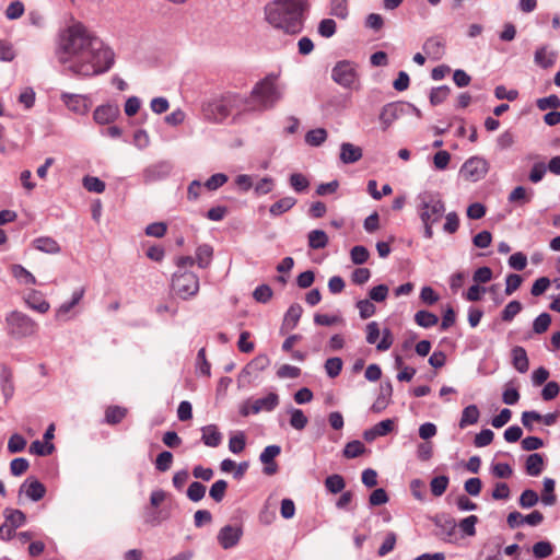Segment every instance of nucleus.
Listing matches in <instances>:
<instances>
[{"label":"nucleus","mask_w":560,"mask_h":560,"mask_svg":"<svg viewBox=\"0 0 560 560\" xmlns=\"http://www.w3.org/2000/svg\"><path fill=\"white\" fill-rule=\"evenodd\" d=\"M56 56L74 75L93 77L108 71L115 62L114 51L81 22L58 35Z\"/></svg>","instance_id":"nucleus-1"},{"label":"nucleus","mask_w":560,"mask_h":560,"mask_svg":"<svg viewBox=\"0 0 560 560\" xmlns=\"http://www.w3.org/2000/svg\"><path fill=\"white\" fill-rule=\"evenodd\" d=\"M307 7V0H272L265 7L266 20L285 34L296 35L303 30V15Z\"/></svg>","instance_id":"nucleus-2"},{"label":"nucleus","mask_w":560,"mask_h":560,"mask_svg":"<svg viewBox=\"0 0 560 560\" xmlns=\"http://www.w3.org/2000/svg\"><path fill=\"white\" fill-rule=\"evenodd\" d=\"M418 213L424 225V236H433V224L438 223L445 212V205L438 194L423 192L419 195Z\"/></svg>","instance_id":"nucleus-3"},{"label":"nucleus","mask_w":560,"mask_h":560,"mask_svg":"<svg viewBox=\"0 0 560 560\" xmlns=\"http://www.w3.org/2000/svg\"><path fill=\"white\" fill-rule=\"evenodd\" d=\"M246 103V98L237 93H224L203 106L206 117L213 121H222L234 110H240Z\"/></svg>","instance_id":"nucleus-4"},{"label":"nucleus","mask_w":560,"mask_h":560,"mask_svg":"<svg viewBox=\"0 0 560 560\" xmlns=\"http://www.w3.org/2000/svg\"><path fill=\"white\" fill-rule=\"evenodd\" d=\"M250 97L259 108H272L282 97L278 85V74L270 73L258 81L252 90Z\"/></svg>","instance_id":"nucleus-5"},{"label":"nucleus","mask_w":560,"mask_h":560,"mask_svg":"<svg viewBox=\"0 0 560 560\" xmlns=\"http://www.w3.org/2000/svg\"><path fill=\"white\" fill-rule=\"evenodd\" d=\"M5 326L8 335L13 338L32 337L38 331V324L20 311H12L7 314Z\"/></svg>","instance_id":"nucleus-6"},{"label":"nucleus","mask_w":560,"mask_h":560,"mask_svg":"<svg viewBox=\"0 0 560 560\" xmlns=\"http://www.w3.org/2000/svg\"><path fill=\"white\" fill-rule=\"evenodd\" d=\"M199 278L189 270H177L172 277L171 288L183 300L195 296L199 291Z\"/></svg>","instance_id":"nucleus-7"},{"label":"nucleus","mask_w":560,"mask_h":560,"mask_svg":"<svg viewBox=\"0 0 560 560\" xmlns=\"http://www.w3.org/2000/svg\"><path fill=\"white\" fill-rule=\"evenodd\" d=\"M489 172V163L481 156L469 158L460 167L459 175L466 180L476 183L485 178Z\"/></svg>","instance_id":"nucleus-8"},{"label":"nucleus","mask_w":560,"mask_h":560,"mask_svg":"<svg viewBox=\"0 0 560 560\" xmlns=\"http://www.w3.org/2000/svg\"><path fill=\"white\" fill-rule=\"evenodd\" d=\"M331 75L335 82L345 88L352 86L358 79L355 68L349 61L338 62L334 67Z\"/></svg>","instance_id":"nucleus-9"},{"label":"nucleus","mask_w":560,"mask_h":560,"mask_svg":"<svg viewBox=\"0 0 560 560\" xmlns=\"http://www.w3.org/2000/svg\"><path fill=\"white\" fill-rule=\"evenodd\" d=\"M243 536V528L238 525H225L218 533V541L223 549L235 547Z\"/></svg>","instance_id":"nucleus-10"},{"label":"nucleus","mask_w":560,"mask_h":560,"mask_svg":"<svg viewBox=\"0 0 560 560\" xmlns=\"http://www.w3.org/2000/svg\"><path fill=\"white\" fill-rule=\"evenodd\" d=\"M402 114L404 104L401 103H388L383 106L378 116L382 129L387 130Z\"/></svg>","instance_id":"nucleus-11"},{"label":"nucleus","mask_w":560,"mask_h":560,"mask_svg":"<svg viewBox=\"0 0 560 560\" xmlns=\"http://www.w3.org/2000/svg\"><path fill=\"white\" fill-rule=\"evenodd\" d=\"M544 521V515L539 511H533L530 514L523 516L520 512L514 511L508 515L506 522L511 528L518 527L523 524L537 526Z\"/></svg>","instance_id":"nucleus-12"},{"label":"nucleus","mask_w":560,"mask_h":560,"mask_svg":"<svg viewBox=\"0 0 560 560\" xmlns=\"http://www.w3.org/2000/svg\"><path fill=\"white\" fill-rule=\"evenodd\" d=\"M23 300L30 308L40 314L47 313L50 308V304L45 300L44 294L37 290H31Z\"/></svg>","instance_id":"nucleus-13"},{"label":"nucleus","mask_w":560,"mask_h":560,"mask_svg":"<svg viewBox=\"0 0 560 560\" xmlns=\"http://www.w3.org/2000/svg\"><path fill=\"white\" fill-rule=\"evenodd\" d=\"M119 115V108L116 105H101L94 110V120L100 125H107L113 122Z\"/></svg>","instance_id":"nucleus-14"},{"label":"nucleus","mask_w":560,"mask_h":560,"mask_svg":"<svg viewBox=\"0 0 560 560\" xmlns=\"http://www.w3.org/2000/svg\"><path fill=\"white\" fill-rule=\"evenodd\" d=\"M21 492H24L33 501H39L44 498L46 488L37 479L27 478L21 487Z\"/></svg>","instance_id":"nucleus-15"},{"label":"nucleus","mask_w":560,"mask_h":560,"mask_svg":"<svg viewBox=\"0 0 560 560\" xmlns=\"http://www.w3.org/2000/svg\"><path fill=\"white\" fill-rule=\"evenodd\" d=\"M279 404V397L276 393H269L262 398L256 399L250 406L252 413H258L260 411H271Z\"/></svg>","instance_id":"nucleus-16"},{"label":"nucleus","mask_w":560,"mask_h":560,"mask_svg":"<svg viewBox=\"0 0 560 560\" xmlns=\"http://www.w3.org/2000/svg\"><path fill=\"white\" fill-rule=\"evenodd\" d=\"M303 313V308L300 304H292L284 314L282 322V330H292L296 327L301 316Z\"/></svg>","instance_id":"nucleus-17"},{"label":"nucleus","mask_w":560,"mask_h":560,"mask_svg":"<svg viewBox=\"0 0 560 560\" xmlns=\"http://www.w3.org/2000/svg\"><path fill=\"white\" fill-rule=\"evenodd\" d=\"M362 158V149L350 142H343L340 147V160L345 164L355 163Z\"/></svg>","instance_id":"nucleus-18"},{"label":"nucleus","mask_w":560,"mask_h":560,"mask_svg":"<svg viewBox=\"0 0 560 560\" xmlns=\"http://www.w3.org/2000/svg\"><path fill=\"white\" fill-rule=\"evenodd\" d=\"M202 442L210 447H217L222 441V434L220 433L215 424H209L201 428Z\"/></svg>","instance_id":"nucleus-19"},{"label":"nucleus","mask_w":560,"mask_h":560,"mask_svg":"<svg viewBox=\"0 0 560 560\" xmlns=\"http://www.w3.org/2000/svg\"><path fill=\"white\" fill-rule=\"evenodd\" d=\"M33 245L36 249L46 254H58L61 250L58 242L49 236H42L34 240Z\"/></svg>","instance_id":"nucleus-20"},{"label":"nucleus","mask_w":560,"mask_h":560,"mask_svg":"<svg viewBox=\"0 0 560 560\" xmlns=\"http://www.w3.org/2000/svg\"><path fill=\"white\" fill-rule=\"evenodd\" d=\"M61 98L70 110L79 114H84L86 112L85 98L83 96L77 94H62Z\"/></svg>","instance_id":"nucleus-21"},{"label":"nucleus","mask_w":560,"mask_h":560,"mask_svg":"<svg viewBox=\"0 0 560 560\" xmlns=\"http://www.w3.org/2000/svg\"><path fill=\"white\" fill-rule=\"evenodd\" d=\"M213 258V248L208 244H203L196 249V262L199 268H208Z\"/></svg>","instance_id":"nucleus-22"},{"label":"nucleus","mask_w":560,"mask_h":560,"mask_svg":"<svg viewBox=\"0 0 560 560\" xmlns=\"http://www.w3.org/2000/svg\"><path fill=\"white\" fill-rule=\"evenodd\" d=\"M512 358L514 368L521 372L525 373L528 371L529 362L527 358V353L523 347H514L512 349Z\"/></svg>","instance_id":"nucleus-23"},{"label":"nucleus","mask_w":560,"mask_h":560,"mask_svg":"<svg viewBox=\"0 0 560 560\" xmlns=\"http://www.w3.org/2000/svg\"><path fill=\"white\" fill-rule=\"evenodd\" d=\"M555 59L556 55L551 51H548L546 46L539 47L534 55L535 63L544 69L553 66Z\"/></svg>","instance_id":"nucleus-24"},{"label":"nucleus","mask_w":560,"mask_h":560,"mask_svg":"<svg viewBox=\"0 0 560 560\" xmlns=\"http://www.w3.org/2000/svg\"><path fill=\"white\" fill-rule=\"evenodd\" d=\"M479 416L480 412L476 405H469L465 407L462 412V418L459 420V427L464 429L467 425L476 424L479 420Z\"/></svg>","instance_id":"nucleus-25"},{"label":"nucleus","mask_w":560,"mask_h":560,"mask_svg":"<svg viewBox=\"0 0 560 560\" xmlns=\"http://www.w3.org/2000/svg\"><path fill=\"white\" fill-rule=\"evenodd\" d=\"M544 469V458L541 454H530L526 459V472L529 476H538Z\"/></svg>","instance_id":"nucleus-26"},{"label":"nucleus","mask_w":560,"mask_h":560,"mask_svg":"<svg viewBox=\"0 0 560 560\" xmlns=\"http://www.w3.org/2000/svg\"><path fill=\"white\" fill-rule=\"evenodd\" d=\"M308 246L312 249H322L328 245V236L323 230H313L307 235Z\"/></svg>","instance_id":"nucleus-27"},{"label":"nucleus","mask_w":560,"mask_h":560,"mask_svg":"<svg viewBox=\"0 0 560 560\" xmlns=\"http://www.w3.org/2000/svg\"><path fill=\"white\" fill-rule=\"evenodd\" d=\"M423 50L428 56L440 59L444 54V44L441 39L432 37L424 43Z\"/></svg>","instance_id":"nucleus-28"},{"label":"nucleus","mask_w":560,"mask_h":560,"mask_svg":"<svg viewBox=\"0 0 560 560\" xmlns=\"http://www.w3.org/2000/svg\"><path fill=\"white\" fill-rule=\"evenodd\" d=\"M533 191L527 190L523 186L515 187L509 195V201L513 203H518L521 206L528 203L532 200Z\"/></svg>","instance_id":"nucleus-29"},{"label":"nucleus","mask_w":560,"mask_h":560,"mask_svg":"<svg viewBox=\"0 0 560 560\" xmlns=\"http://www.w3.org/2000/svg\"><path fill=\"white\" fill-rule=\"evenodd\" d=\"M296 203V199L293 197H283L273 205H271L269 212L273 217L281 215L282 213L289 211Z\"/></svg>","instance_id":"nucleus-30"},{"label":"nucleus","mask_w":560,"mask_h":560,"mask_svg":"<svg viewBox=\"0 0 560 560\" xmlns=\"http://www.w3.org/2000/svg\"><path fill=\"white\" fill-rule=\"evenodd\" d=\"M127 415V409L120 406H109L105 410V421L108 424H117L122 421Z\"/></svg>","instance_id":"nucleus-31"},{"label":"nucleus","mask_w":560,"mask_h":560,"mask_svg":"<svg viewBox=\"0 0 560 560\" xmlns=\"http://www.w3.org/2000/svg\"><path fill=\"white\" fill-rule=\"evenodd\" d=\"M326 139L327 131L324 128L312 129L305 135V142L311 147H319Z\"/></svg>","instance_id":"nucleus-32"},{"label":"nucleus","mask_w":560,"mask_h":560,"mask_svg":"<svg viewBox=\"0 0 560 560\" xmlns=\"http://www.w3.org/2000/svg\"><path fill=\"white\" fill-rule=\"evenodd\" d=\"M415 322L423 328H429L438 324L439 317L428 311H418L415 314Z\"/></svg>","instance_id":"nucleus-33"},{"label":"nucleus","mask_w":560,"mask_h":560,"mask_svg":"<svg viewBox=\"0 0 560 560\" xmlns=\"http://www.w3.org/2000/svg\"><path fill=\"white\" fill-rule=\"evenodd\" d=\"M290 413V425L294 428L295 430H303L308 420L307 417L304 415V412L301 409L292 408L289 410Z\"/></svg>","instance_id":"nucleus-34"},{"label":"nucleus","mask_w":560,"mask_h":560,"mask_svg":"<svg viewBox=\"0 0 560 560\" xmlns=\"http://www.w3.org/2000/svg\"><path fill=\"white\" fill-rule=\"evenodd\" d=\"M11 272L20 282L24 284H36V278L21 265H14Z\"/></svg>","instance_id":"nucleus-35"},{"label":"nucleus","mask_w":560,"mask_h":560,"mask_svg":"<svg viewBox=\"0 0 560 560\" xmlns=\"http://www.w3.org/2000/svg\"><path fill=\"white\" fill-rule=\"evenodd\" d=\"M325 487L331 493H339L345 489L346 482L342 476L335 474L326 478Z\"/></svg>","instance_id":"nucleus-36"},{"label":"nucleus","mask_w":560,"mask_h":560,"mask_svg":"<svg viewBox=\"0 0 560 560\" xmlns=\"http://www.w3.org/2000/svg\"><path fill=\"white\" fill-rule=\"evenodd\" d=\"M364 452H365V446L359 440H354V441L347 443L343 448V455L347 458H355V457L362 455Z\"/></svg>","instance_id":"nucleus-37"},{"label":"nucleus","mask_w":560,"mask_h":560,"mask_svg":"<svg viewBox=\"0 0 560 560\" xmlns=\"http://www.w3.org/2000/svg\"><path fill=\"white\" fill-rule=\"evenodd\" d=\"M55 450V446L50 442H42L39 440H36L32 442L30 446V453L36 454L38 456H46L50 455Z\"/></svg>","instance_id":"nucleus-38"},{"label":"nucleus","mask_w":560,"mask_h":560,"mask_svg":"<svg viewBox=\"0 0 560 560\" xmlns=\"http://www.w3.org/2000/svg\"><path fill=\"white\" fill-rule=\"evenodd\" d=\"M448 477L438 476L434 477L430 482L431 492L434 497H441L447 489Z\"/></svg>","instance_id":"nucleus-39"},{"label":"nucleus","mask_w":560,"mask_h":560,"mask_svg":"<svg viewBox=\"0 0 560 560\" xmlns=\"http://www.w3.org/2000/svg\"><path fill=\"white\" fill-rule=\"evenodd\" d=\"M555 481L551 478H545L544 480V493L541 495V502L545 505H552L556 502V495L553 494Z\"/></svg>","instance_id":"nucleus-40"},{"label":"nucleus","mask_w":560,"mask_h":560,"mask_svg":"<svg viewBox=\"0 0 560 560\" xmlns=\"http://www.w3.org/2000/svg\"><path fill=\"white\" fill-rule=\"evenodd\" d=\"M4 516L7 523L12 525L15 529L22 526L26 521L25 514L20 510H5Z\"/></svg>","instance_id":"nucleus-41"},{"label":"nucleus","mask_w":560,"mask_h":560,"mask_svg":"<svg viewBox=\"0 0 560 560\" xmlns=\"http://www.w3.org/2000/svg\"><path fill=\"white\" fill-rule=\"evenodd\" d=\"M551 324V316L548 313H541L533 323V330L535 334H544L548 330Z\"/></svg>","instance_id":"nucleus-42"},{"label":"nucleus","mask_w":560,"mask_h":560,"mask_svg":"<svg viewBox=\"0 0 560 560\" xmlns=\"http://www.w3.org/2000/svg\"><path fill=\"white\" fill-rule=\"evenodd\" d=\"M206 494V486L199 481H194L187 489V497L192 502H198L203 499Z\"/></svg>","instance_id":"nucleus-43"},{"label":"nucleus","mask_w":560,"mask_h":560,"mask_svg":"<svg viewBox=\"0 0 560 560\" xmlns=\"http://www.w3.org/2000/svg\"><path fill=\"white\" fill-rule=\"evenodd\" d=\"M522 311V304L518 301L509 302L501 313L504 322H511Z\"/></svg>","instance_id":"nucleus-44"},{"label":"nucleus","mask_w":560,"mask_h":560,"mask_svg":"<svg viewBox=\"0 0 560 560\" xmlns=\"http://www.w3.org/2000/svg\"><path fill=\"white\" fill-rule=\"evenodd\" d=\"M83 186L91 192L102 194L105 190V183L94 176H85L83 178Z\"/></svg>","instance_id":"nucleus-45"},{"label":"nucleus","mask_w":560,"mask_h":560,"mask_svg":"<svg viewBox=\"0 0 560 560\" xmlns=\"http://www.w3.org/2000/svg\"><path fill=\"white\" fill-rule=\"evenodd\" d=\"M246 445V436L244 432H237L235 435L230 438L229 441V450L234 453L238 454L244 451Z\"/></svg>","instance_id":"nucleus-46"},{"label":"nucleus","mask_w":560,"mask_h":560,"mask_svg":"<svg viewBox=\"0 0 560 560\" xmlns=\"http://www.w3.org/2000/svg\"><path fill=\"white\" fill-rule=\"evenodd\" d=\"M26 440L19 433H14L10 436L8 442V451L11 454L22 452L26 447Z\"/></svg>","instance_id":"nucleus-47"},{"label":"nucleus","mask_w":560,"mask_h":560,"mask_svg":"<svg viewBox=\"0 0 560 560\" xmlns=\"http://www.w3.org/2000/svg\"><path fill=\"white\" fill-rule=\"evenodd\" d=\"M226 488L228 482L225 480H218L211 486L209 494L215 502L219 503L223 500L226 492Z\"/></svg>","instance_id":"nucleus-48"},{"label":"nucleus","mask_w":560,"mask_h":560,"mask_svg":"<svg viewBox=\"0 0 560 560\" xmlns=\"http://www.w3.org/2000/svg\"><path fill=\"white\" fill-rule=\"evenodd\" d=\"M553 548L549 541H538L533 546V553L537 559H545L552 555Z\"/></svg>","instance_id":"nucleus-49"},{"label":"nucleus","mask_w":560,"mask_h":560,"mask_svg":"<svg viewBox=\"0 0 560 560\" xmlns=\"http://www.w3.org/2000/svg\"><path fill=\"white\" fill-rule=\"evenodd\" d=\"M173 463V454L168 451L160 453L155 459V468L159 471H167Z\"/></svg>","instance_id":"nucleus-50"},{"label":"nucleus","mask_w":560,"mask_h":560,"mask_svg":"<svg viewBox=\"0 0 560 560\" xmlns=\"http://www.w3.org/2000/svg\"><path fill=\"white\" fill-rule=\"evenodd\" d=\"M290 185L295 191L301 192L308 188L310 182L303 174L293 173L290 176Z\"/></svg>","instance_id":"nucleus-51"},{"label":"nucleus","mask_w":560,"mask_h":560,"mask_svg":"<svg viewBox=\"0 0 560 560\" xmlns=\"http://www.w3.org/2000/svg\"><path fill=\"white\" fill-rule=\"evenodd\" d=\"M350 257L353 264L362 265L369 259L370 253L364 246L358 245L351 249Z\"/></svg>","instance_id":"nucleus-52"},{"label":"nucleus","mask_w":560,"mask_h":560,"mask_svg":"<svg viewBox=\"0 0 560 560\" xmlns=\"http://www.w3.org/2000/svg\"><path fill=\"white\" fill-rule=\"evenodd\" d=\"M325 370L329 377H336L342 370V360L340 358H329L325 362Z\"/></svg>","instance_id":"nucleus-53"},{"label":"nucleus","mask_w":560,"mask_h":560,"mask_svg":"<svg viewBox=\"0 0 560 560\" xmlns=\"http://www.w3.org/2000/svg\"><path fill=\"white\" fill-rule=\"evenodd\" d=\"M536 104L540 110H547L549 108L557 109L560 107V98L557 95L551 94L547 97L538 98Z\"/></svg>","instance_id":"nucleus-54"},{"label":"nucleus","mask_w":560,"mask_h":560,"mask_svg":"<svg viewBox=\"0 0 560 560\" xmlns=\"http://www.w3.org/2000/svg\"><path fill=\"white\" fill-rule=\"evenodd\" d=\"M538 494L530 489L524 490L520 497V505L528 509L534 506L538 502Z\"/></svg>","instance_id":"nucleus-55"},{"label":"nucleus","mask_w":560,"mask_h":560,"mask_svg":"<svg viewBox=\"0 0 560 560\" xmlns=\"http://www.w3.org/2000/svg\"><path fill=\"white\" fill-rule=\"evenodd\" d=\"M28 467H30L28 460L23 457L14 458L10 463V471L13 476L23 475L24 472H26Z\"/></svg>","instance_id":"nucleus-56"},{"label":"nucleus","mask_w":560,"mask_h":560,"mask_svg":"<svg viewBox=\"0 0 560 560\" xmlns=\"http://www.w3.org/2000/svg\"><path fill=\"white\" fill-rule=\"evenodd\" d=\"M477 522L478 517L476 515H469L468 517L462 520L458 526L464 534L468 536H474L476 534L475 526Z\"/></svg>","instance_id":"nucleus-57"},{"label":"nucleus","mask_w":560,"mask_h":560,"mask_svg":"<svg viewBox=\"0 0 560 560\" xmlns=\"http://www.w3.org/2000/svg\"><path fill=\"white\" fill-rule=\"evenodd\" d=\"M450 94V88L446 85L433 89L430 93V102L433 105L443 103Z\"/></svg>","instance_id":"nucleus-58"},{"label":"nucleus","mask_w":560,"mask_h":560,"mask_svg":"<svg viewBox=\"0 0 560 560\" xmlns=\"http://www.w3.org/2000/svg\"><path fill=\"white\" fill-rule=\"evenodd\" d=\"M396 540H397L396 534L393 532L388 533L377 551L378 556L384 557L387 553H389L390 551H393V549L395 548V545H396Z\"/></svg>","instance_id":"nucleus-59"},{"label":"nucleus","mask_w":560,"mask_h":560,"mask_svg":"<svg viewBox=\"0 0 560 560\" xmlns=\"http://www.w3.org/2000/svg\"><path fill=\"white\" fill-rule=\"evenodd\" d=\"M253 296L259 303H267L272 296V290L269 285L261 284L254 290Z\"/></svg>","instance_id":"nucleus-60"},{"label":"nucleus","mask_w":560,"mask_h":560,"mask_svg":"<svg viewBox=\"0 0 560 560\" xmlns=\"http://www.w3.org/2000/svg\"><path fill=\"white\" fill-rule=\"evenodd\" d=\"M301 374V370L298 366L283 364L277 371L279 378H296Z\"/></svg>","instance_id":"nucleus-61"},{"label":"nucleus","mask_w":560,"mask_h":560,"mask_svg":"<svg viewBox=\"0 0 560 560\" xmlns=\"http://www.w3.org/2000/svg\"><path fill=\"white\" fill-rule=\"evenodd\" d=\"M357 307L359 310L360 316L363 319H366L375 314V305L370 300H360L357 303Z\"/></svg>","instance_id":"nucleus-62"},{"label":"nucleus","mask_w":560,"mask_h":560,"mask_svg":"<svg viewBox=\"0 0 560 560\" xmlns=\"http://www.w3.org/2000/svg\"><path fill=\"white\" fill-rule=\"evenodd\" d=\"M24 13V4L21 1H13L11 2L7 10H5V16L9 20H16L21 18Z\"/></svg>","instance_id":"nucleus-63"},{"label":"nucleus","mask_w":560,"mask_h":560,"mask_svg":"<svg viewBox=\"0 0 560 560\" xmlns=\"http://www.w3.org/2000/svg\"><path fill=\"white\" fill-rule=\"evenodd\" d=\"M318 33L323 37H331L336 33V22L332 19H325L318 25Z\"/></svg>","instance_id":"nucleus-64"}]
</instances>
